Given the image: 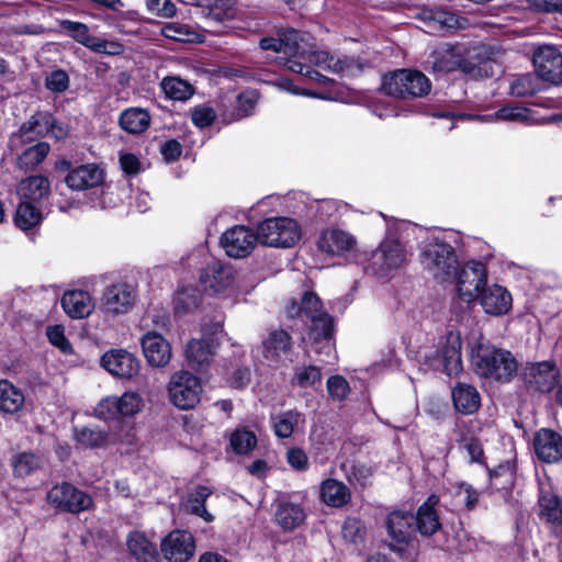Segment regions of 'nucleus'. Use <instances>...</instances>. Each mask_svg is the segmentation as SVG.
<instances>
[{"instance_id":"f257e3e1","label":"nucleus","mask_w":562,"mask_h":562,"mask_svg":"<svg viewBox=\"0 0 562 562\" xmlns=\"http://www.w3.org/2000/svg\"><path fill=\"white\" fill-rule=\"evenodd\" d=\"M395 231L427 234L419 247V260L423 268L439 281H448L456 276L458 260L454 248L439 235L427 233L423 228L405 222L396 223Z\"/></svg>"},{"instance_id":"f03ea898","label":"nucleus","mask_w":562,"mask_h":562,"mask_svg":"<svg viewBox=\"0 0 562 562\" xmlns=\"http://www.w3.org/2000/svg\"><path fill=\"white\" fill-rule=\"evenodd\" d=\"M471 362L477 375L502 383L509 382L518 370L510 351L491 345L481 335L471 345Z\"/></svg>"},{"instance_id":"7ed1b4c3","label":"nucleus","mask_w":562,"mask_h":562,"mask_svg":"<svg viewBox=\"0 0 562 562\" xmlns=\"http://www.w3.org/2000/svg\"><path fill=\"white\" fill-rule=\"evenodd\" d=\"M289 317L300 316L311 322L308 337L315 344L316 352L329 353L333 349V318L323 311L318 296L313 292H305L300 304L292 302L286 307Z\"/></svg>"},{"instance_id":"20e7f679","label":"nucleus","mask_w":562,"mask_h":562,"mask_svg":"<svg viewBox=\"0 0 562 562\" xmlns=\"http://www.w3.org/2000/svg\"><path fill=\"white\" fill-rule=\"evenodd\" d=\"M407 261V251L403 243L389 227L385 238L371 252L364 265V270L378 277H386L400 269Z\"/></svg>"},{"instance_id":"39448f33","label":"nucleus","mask_w":562,"mask_h":562,"mask_svg":"<svg viewBox=\"0 0 562 562\" xmlns=\"http://www.w3.org/2000/svg\"><path fill=\"white\" fill-rule=\"evenodd\" d=\"M429 63L435 72H451L460 70L472 78H481L487 76L488 61L475 64L464 56V47L441 46L437 48L430 56Z\"/></svg>"},{"instance_id":"423d86ee","label":"nucleus","mask_w":562,"mask_h":562,"mask_svg":"<svg viewBox=\"0 0 562 562\" xmlns=\"http://www.w3.org/2000/svg\"><path fill=\"white\" fill-rule=\"evenodd\" d=\"M68 127L58 122L50 114L38 113L31 116L21 125L19 131L12 134L10 146L18 150L22 145L33 142L36 137L49 136L55 139H64L68 135Z\"/></svg>"},{"instance_id":"0eeeda50","label":"nucleus","mask_w":562,"mask_h":562,"mask_svg":"<svg viewBox=\"0 0 562 562\" xmlns=\"http://www.w3.org/2000/svg\"><path fill=\"white\" fill-rule=\"evenodd\" d=\"M200 285L204 293L223 299L236 297L241 292L237 272L217 261L207 265L201 271Z\"/></svg>"},{"instance_id":"6e6552de","label":"nucleus","mask_w":562,"mask_h":562,"mask_svg":"<svg viewBox=\"0 0 562 562\" xmlns=\"http://www.w3.org/2000/svg\"><path fill=\"white\" fill-rule=\"evenodd\" d=\"M382 87L389 95L407 99L422 98L428 94L431 83L420 71L400 69L385 76Z\"/></svg>"},{"instance_id":"1a4fd4ad","label":"nucleus","mask_w":562,"mask_h":562,"mask_svg":"<svg viewBox=\"0 0 562 562\" xmlns=\"http://www.w3.org/2000/svg\"><path fill=\"white\" fill-rule=\"evenodd\" d=\"M462 338L459 331H449L439 342L437 350L425 356L434 371H442L449 376L458 375L462 369Z\"/></svg>"},{"instance_id":"9d476101","label":"nucleus","mask_w":562,"mask_h":562,"mask_svg":"<svg viewBox=\"0 0 562 562\" xmlns=\"http://www.w3.org/2000/svg\"><path fill=\"white\" fill-rule=\"evenodd\" d=\"M258 240L267 246L290 248L301 239L299 223L290 217H270L258 227Z\"/></svg>"},{"instance_id":"9b49d317","label":"nucleus","mask_w":562,"mask_h":562,"mask_svg":"<svg viewBox=\"0 0 562 562\" xmlns=\"http://www.w3.org/2000/svg\"><path fill=\"white\" fill-rule=\"evenodd\" d=\"M169 401L181 411L193 409L203 394L201 380L193 373L182 370L175 372L168 382Z\"/></svg>"},{"instance_id":"f8f14e48","label":"nucleus","mask_w":562,"mask_h":562,"mask_svg":"<svg viewBox=\"0 0 562 562\" xmlns=\"http://www.w3.org/2000/svg\"><path fill=\"white\" fill-rule=\"evenodd\" d=\"M278 36L282 44L280 47L281 53L291 57L286 60V66L291 71L318 81H330L325 76L313 70L311 65L303 63L305 60V49L300 43L304 42V37L296 30H283Z\"/></svg>"},{"instance_id":"ddd939ff","label":"nucleus","mask_w":562,"mask_h":562,"mask_svg":"<svg viewBox=\"0 0 562 562\" xmlns=\"http://www.w3.org/2000/svg\"><path fill=\"white\" fill-rule=\"evenodd\" d=\"M136 300V286L126 281L119 280L109 284L103 290L100 296L99 307L105 315H124L132 311Z\"/></svg>"},{"instance_id":"4468645a","label":"nucleus","mask_w":562,"mask_h":562,"mask_svg":"<svg viewBox=\"0 0 562 562\" xmlns=\"http://www.w3.org/2000/svg\"><path fill=\"white\" fill-rule=\"evenodd\" d=\"M357 237L340 227L322 229L316 239L317 250L325 257L346 259L357 250Z\"/></svg>"},{"instance_id":"2eb2a0df","label":"nucleus","mask_w":562,"mask_h":562,"mask_svg":"<svg viewBox=\"0 0 562 562\" xmlns=\"http://www.w3.org/2000/svg\"><path fill=\"white\" fill-rule=\"evenodd\" d=\"M144 407L143 397L134 391H127L121 396H106L95 406L94 413L98 418L104 420L119 419L120 417H132L138 414Z\"/></svg>"},{"instance_id":"dca6fc26","label":"nucleus","mask_w":562,"mask_h":562,"mask_svg":"<svg viewBox=\"0 0 562 562\" xmlns=\"http://www.w3.org/2000/svg\"><path fill=\"white\" fill-rule=\"evenodd\" d=\"M59 26L65 35L98 54L120 55L124 47L115 41H108L90 34L89 27L80 22L61 20Z\"/></svg>"},{"instance_id":"f3484780","label":"nucleus","mask_w":562,"mask_h":562,"mask_svg":"<svg viewBox=\"0 0 562 562\" xmlns=\"http://www.w3.org/2000/svg\"><path fill=\"white\" fill-rule=\"evenodd\" d=\"M487 271L481 261L465 262L457 274V290L459 296L465 302L476 300L485 288Z\"/></svg>"},{"instance_id":"a211bd4d","label":"nucleus","mask_w":562,"mask_h":562,"mask_svg":"<svg viewBox=\"0 0 562 562\" xmlns=\"http://www.w3.org/2000/svg\"><path fill=\"white\" fill-rule=\"evenodd\" d=\"M47 501L55 507L70 513L87 510L92 505V498L88 494L68 483L52 487Z\"/></svg>"},{"instance_id":"6ab92c4d","label":"nucleus","mask_w":562,"mask_h":562,"mask_svg":"<svg viewBox=\"0 0 562 562\" xmlns=\"http://www.w3.org/2000/svg\"><path fill=\"white\" fill-rule=\"evenodd\" d=\"M533 65L541 80L559 85L562 82V54L553 46H541L533 53Z\"/></svg>"},{"instance_id":"aec40b11","label":"nucleus","mask_w":562,"mask_h":562,"mask_svg":"<svg viewBox=\"0 0 562 562\" xmlns=\"http://www.w3.org/2000/svg\"><path fill=\"white\" fill-rule=\"evenodd\" d=\"M257 241H259L258 232L255 234L243 225L227 229L221 238L222 247L233 258H244L249 255Z\"/></svg>"},{"instance_id":"412c9836","label":"nucleus","mask_w":562,"mask_h":562,"mask_svg":"<svg viewBox=\"0 0 562 562\" xmlns=\"http://www.w3.org/2000/svg\"><path fill=\"white\" fill-rule=\"evenodd\" d=\"M101 366L113 376L132 379L139 372L140 362L124 349H111L101 358Z\"/></svg>"},{"instance_id":"4be33fe9","label":"nucleus","mask_w":562,"mask_h":562,"mask_svg":"<svg viewBox=\"0 0 562 562\" xmlns=\"http://www.w3.org/2000/svg\"><path fill=\"white\" fill-rule=\"evenodd\" d=\"M161 551L170 562H187L195 551L193 536L184 530H175L161 542Z\"/></svg>"},{"instance_id":"5701e85b","label":"nucleus","mask_w":562,"mask_h":562,"mask_svg":"<svg viewBox=\"0 0 562 562\" xmlns=\"http://www.w3.org/2000/svg\"><path fill=\"white\" fill-rule=\"evenodd\" d=\"M559 371L549 361L530 363L524 369V381L529 389L550 392L557 384Z\"/></svg>"},{"instance_id":"b1692460","label":"nucleus","mask_w":562,"mask_h":562,"mask_svg":"<svg viewBox=\"0 0 562 562\" xmlns=\"http://www.w3.org/2000/svg\"><path fill=\"white\" fill-rule=\"evenodd\" d=\"M477 299L484 312L493 316L505 315L512 310V294L499 284L485 285Z\"/></svg>"},{"instance_id":"393cba45","label":"nucleus","mask_w":562,"mask_h":562,"mask_svg":"<svg viewBox=\"0 0 562 562\" xmlns=\"http://www.w3.org/2000/svg\"><path fill=\"white\" fill-rule=\"evenodd\" d=\"M306 59L311 65H315L331 72L342 74L344 76H353L361 70L360 66L356 64L353 59L347 57L338 58L326 50L305 52V60Z\"/></svg>"},{"instance_id":"a878e982","label":"nucleus","mask_w":562,"mask_h":562,"mask_svg":"<svg viewBox=\"0 0 562 562\" xmlns=\"http://www.w3.org/2000/svg\"><path fill=\"white\" fill-rule=\"evenodd\" d=\"M143 353L151 367L162 368L171 359L169 342L158 333L148 331L142 338Z\"/></svg>"},{"instance_id":"bb28decb","label":"nucleus","mask_w":562,"mask_h":562,"mask_svg":"<svg viewBox=\"0 0 562 562\" xmlns=\"http://www.w3.org/2000/svg\"><path fill=\"white\" fill-rule=\"evenodd\" d=\"M415 524L414 515L409 512L394 510L386 518V530L394 543L390 547L392 550L401 549L397 546L406 544L413 533Z\"/></svg>"},{"instance_id":"cd10ccee","label":"nucleus","mask_w":562,"mask_h":562,"mask_svg":"<svg viewBox=\"0 0 562 562\" xmlns=\"http://www.w3.org/2000/svg\"><path fill=\"white\" fill-rule=\"evenodd\" d=\"M537 457L546 463H554L562 459V436L558 432L542 428L533 439Z\"/></svg>"},{"instance_id":"c85d7f7f","label":"nucleus","mask_w":562,"mask_h":562,"mask_svg":"<svg viewBox=\"0 0 562 562\" xmlns=\"http://www.w3.org/2000/svg\"><path fill=\"white\" fill-rule=\"evenodd\" d=\"M64 312L74 319L88 317L94 310L91 294L83 290L66 291L60 300Z\"/></svg>"},{"instance_id":"c756f323","label":"nucleus","mask_w":562,"mask_h":562,"mask_svg":"<svg viewBox=\"0 0 562 562\" xmlns=\"http://www.w3.org/2000/svg\"><path fill=\"white\" fill-rule=\"evenodd\" d=\"M103 170L94 164L82 165L69 171L65 181L72 190H87L102 184Z\"/></svg>"},{"instance_id":"7c9ffc66","label":"nucleus","mask_w":562,"mask_h":562,"mask_svg":"<svg viewBox=\"0 0 562 562\" xmlns=\"http://www.w3.org/2000/svg\"><path fill=\"white\" fill-rule=\"evenodd\" d=\"M215 348L212 338L191 339L186 348L189 366L196 371H204L213 360Z\"/></svg>"},{"instance_id":"2f4dec72","label":"nucleus","mask_w":562,"mask_h":562,"mask_svg":"<svg viewBox=\"0 0 562 562\" xmlns=\"http://www.w3.org/2000/svg\"><path fill=\"white\" fill-rule=\"evenodd\" d=\"M262 347L265 359L272 364H277L282 359L288 358L292 348V339L285 330H274L263 341Z\"/></svg>"},{"instance_id":"473e14b6","label":"nucleus","mask_w":562,"mask_h":562,"mask_svg":"<svg viewBox=\"0 0 562 562\" xmlns=\"http://www.w3.org/2000/svg\"><path fill=\"white\" fill-rule=\"evenodd\" d=\"M419 18L424 22L425 31L429 34L460 27L459 18L441 9L425 8L420 11Z\"/></svg>"},{"instance_id":"72a5a7b5","label":"nucleus","mask_w":562,"mask_h":562,"mask_svg":"<svg viewBox=\"0 0 562 562\" xmlns=\"http://www.w3.org/2000/svg\"><path fill=\"white\" fill-rule=\"evenodd\" d=\"M438 503L439 497L437 495H430L427 501L419 506L416 516H414L416 529L423 536H431L441 527L439 516L435 509Z\"/></svg>"},{"instance_id":"f704fd0d","label":"nucleus","mask_w":562,"mask_h":562,"mask_svg":"<svg viewBox=\"0 0 562 562\" xmlns=\"http://www.w3.org/2000/svg\"><path fill=\"white\" fill-rule=\"evenodd\" d=\"M49 180L44 176H31L23 179L16 189L20 202L40 203L49 193Z\"/></svg>"},{"instance_id":"c9c22d12","label":"nucleus","mask_w":562,"mask_h":562,"mask_svg":"<svg viewBox=\"0 0 562 562\" xmlns=\"http://www.w3.org/2000/svg\"><path fill=\"white\" fill-rule=\"evenodd\" d=\"M24 404L23 391L7 379L0 380V412L15 415L23 409Z\"/></svg>"},{"instance_id":"e433bc0d","label":"nucleus","mask_w":562,"mask_h":562,"mask_svg":"<svg viewBox=\"0 0 562 562\" xmlns=\"http://www.w3.org/2000/svg\"><path fill=\"white\" fill-rule=\"evenodd\" d=\"M271 423L274 435L288 439L294 431L304 427L305 416L299 411L290 409L272 416Z\"/></svg>"},{"instance_id":"4c0bfd02","label":"nucleus","mask_w":562,"mask_h":562,"mask_svg":"<svg viewBox=\"0 0 562 562\" xmlns=\"http://www.w3.org/2000/svg\"><path fill=\"white\" fill-rule=\"evenodd\" d=\"M126 544L130 553L140 562H153L158 557L157 546L144 532L132 531Z\"/></svg>"},{"instance_id":"58836bf2","label":"nucleus","mask_w":562,"mask_h":562,"mask_svg":"<svg viewBox=\"0 0 562 562\" xmlns=\"http://www.w3.org/2000/svg\"><path fill=\"white\" fill-rule=\"evenodd\" d=\"M452 402L459 413L470 415L479 409L481 396L473 385L459 383L452 390Z\"/></svg>"},{"instance_id":"ea45409f","label":"nucleus","mask_w":562,"mask_h":562,"mask_svg":"<svg viewBox=\"0 0 562 562\" xmlns=\"http://www.w3.org/2000/svg\"><path fill=\"white\" fill-rule=\"evenodd\" d=\"M540 515L555 532L562 533V499L555 494L541 490L539 497Z\"/></svg>"},{"instance_id":"a19ab883","label":"nucleus","mask_w":562,"mask_h":562,"mask_svg":"<svg viewBox=\"0 0 562 562\" xmlns=\"http://www.w3.org/2000/svg\"><path fill=\"white\" fill-rule=\"evenodd\" d=\"M276 520L284 530H294L305 520V512L301 505L291 502H282L276 512Z\"/></svg>"},{"instance_id":"79ce46f5","label":"nucleus","mask_w":562,"mask_h":562,"mask_svg":"<svg viewBox=\"0 0 562 562\" xmlns=\"http://www.w3.org/2000/svg\"><path fill=\"white\" fill-rule=\"evenodd\" d=\"M119 123L125 132L140 134L149 127L150 115L142 108H128L121 113Z\"/></svg>"},{"instance_id":"37998d69","label":"nucleus","mask_w":562,"mask_h":562,"mask_svg":"<svg viewBox=\"0 0 562 562\" xmlns=\"http://www.w3.org/2000/svg\"><path fill=\"white\" fill-rule=\"evenodd\" d=\"M321 498L328 506L341 507L350 499V492L342 482L327 479L321 485Z\"/></svg>"},{"instance_id":"c03bdc74","label":"nucleus","mask_w":562,"mask_h":562,"mask_svg":"<svg viewBox=\"0 0 562 562\" xmlns=\"http://www.w3.org/2000/svg\"><path fill=\"white\" fill-rule=\"evenodd\" d=\"M212 491L206 486H196L188 496L187 510L201 517L206 522H212L214 517L205 508V501L210 497Z\"/></svg>"},{"instance_id":"a18cd8bd","label":"nucleus","mask_w":562,"mask_h":562,"mask_svg":"<svg viewBox=\"0 0 562 562\" xmlns=\"http://www.w3.org/2000/svg\"><path fill=\"white\" fill-rule=\"evenodd\" d=\"M75 436L78 443L88 448H101L112 442L111 436L97 426L77 428Z\"/></svg>"},{"instance_id":"49530a36","label":"nucleus","mask_w":562,"mask_h":562,"mask_svg":"<svg viewBox=\"0 0 562 562\" xmlns=\"http://www.w3.org/2000/svg\"><path fill=\"white\" fill-rule=\"evenodd\" d=\"M43 221V212L36 204L20 202L15 212V225L22 231L31 229Z\"/></svg>"},{"instance_id":"de8ad7c7","label":"nucleus","mask_w":562,"mask_h":562,"mask_svg":"<svg viewBox=\"0 0 562 562\" xmlns=\"http://www.w3.org/2000/svg\"><path fill=\"white\" fill-rule=\"evenodd\" d=\"M50 147L45 142H40L18 156V166L25 171L36 168L48 155Z\"/></svg>"},{"instance_id":"09e8293b","label":"nucleus","mask_w":562,"mask_h":562,"mask_svg":"<svg viewBox=\"0 0 562 562\" xmlns=\"http://www.w3.org/2000/svg\"><path fill=\"white\" fill-rule=\"evenodd\" d=\"M201 293L192 285L181 286L175 296V310L177 313H189L200 305Z\"/></svg>"},{"instance_id":"8fccbe9b","label":"nucleus","mask_w":562,"mask_h":562,"mask_svg":"<svg viewBox=\"0 0 562 562\" xmlns=\"http://www.w3.org/2000/svg\"><path fill=\"white\" fill-rule=\"evenodd\" d=\"M161 89L172 100L184 101L193 94L192 86L178 77H166L161 81Z\"/></svg>"},{"instance_id":"3c124183","label":"nucleus","mask_w":562,"mask_h":562,"mask_svg":"<svg viewBox=\"0 0 562 562\" xmlns=\"http://www.w3.org/2000/svg\"><path fill=\"white\" fill-rule=\"evenodd\" d=\"M229 445L235 453L247 454L257 446V437L244 427L236 428L231 435Z\"/></svg>"},{"instance_id":"603ef678","label":"nucleus","mask_w":562,"mask_h":562,"mask_svg":"<svg viewBox=\"0 0 562 562\" xmlns=\"http://www.w3.org/2000/svg\"><path fill=\"white\" fill-rule=\"evenodd\" d=\"M541 89V78L532 74L522 75L510 85L512 94L520 98L533 95Z\"/></svg>"},{"instance_id":"864d4df0","label":"nucleus","mask_w":562,"mask_h":562,"mask_svg":"<svg viewBox=\"0 0 562 562\" xmlns=\"http://www.w3.org/2000/svg\"><path fill=\"white\" fill-rule=\"evenodd\" d=\"M322 383V370L316 366L300 367L295 369L292 384L300 387H315Z\"/></svg>"},{"instance_id":"5fc2aeb1","label":"nucleus","mask_w":562,"mask_h":562,"mask_svg":"<svg viewBox=\"0 0 562 562\" xmlns=\"http://www.w3.org/2000/svg\"><path fill=\"white\" fill-rule=\"evenodd\" d=\"M12 465L14 474L24 477L38 470L42 465V460L35 453L22 452L14 457Z\"/></svg>"},{"instance_id":"6e6d98bb","label":"nucleus","mask_w":562,"mask_h":562,"mask_svg":"<svg viewBox=\"0 0 562 562\" xmlns=\"http://www.w3.org/2000/svg\"><path fill=\"white\" fill-rule=\"evenodd\" d=\"M161 34L167 38L178 42L191 43L198 40V34L195 32H193L189 26L178 22L165 24L161 27Z\"/></svg>"},{"instance_id":"4d7b16f0","label":"nucleus","mask_w":562,"mask_h":562,"mask_svg":"<svg viewBox=\"0 0 562 562\" xmlns=\"http://www.w3.org/2000/svg\"><path fill=\"white\" fill-rule=\"evenodd\" d=\"M235 0H210V16L215 21L233 19L236 14Z\"/></svg>"},{"instance_id":"13d9d810","label":"nucleus","mask_w":562,"mask_h":562,"mask_svg":"<svg viewBox=\"0 0 562 562\" xmlns=\"http://www.w3.org/2000/svg\"><path fill=\"white\" fill-rule=\"evenodd\" d=\"M346 204L335 200H322L316 204V216L321 221H330L341 215Z\"/></svg>"},{"instance_id":"bf43d9fd","label":"nucleus","mask_w":562,"mask_h":562,"mask_svg":"<svg viewBox=\"0 0 562 562\" xmlns=\"http://www.w3.org/2000/svg\"><path fill=\"white\" fill-rule=\"evenodd\" d=\"M495 116L497 120L502 121L527 123L530 120V111L524 106L507 105L499 109L495 113Z\"/></svg>"},{"instance_id":"052dcab7","label":"nucleus","mask_w":562,"mask_h":562,"mask_svg":"<svg viewBox=\"0 0 562 562\" xmlns=\"http://www.w3.org/2000/svg\"><path fill=\"white\" fill-rule=\"evenodd\" d=\"M285 459L289 465L297 472L308 470L310 462L306 452L299 447H291L286 450Z\"/></svg>"},{"instance_id":"680f3d73","label":"nucleus","mask_w":562,"mask_h":562,"mask_svg":"<svg viewBox=\"0 0 562 562\" xmlns=\"http://www.w3.org/2000/svg\"><path fill=\"white\" fill-rule=\"evenodd\" d=\"M69 82V76L67 72L61 69H57L47 75L45 79V87L54 93H61L68 89Z\"/></svg>"},{"instance_id":"e2e57ef3","label":"nucleus","mask_w":562,"mask_h":562,"mask_svg":"<svg viewBox=\"0 0 562 562\" xmlns=\"http://www.w3.org/2000/svg\"><path fill=\"white\" fill-rule=\"evenodd\" d=\"M327 391L334 400L341 401L347 397L350 387L344 376L333 375L327 380Z\"/></svg>"},{"instance_id":"0e129e2a","label":"nucleus","mask_w":562,"mask_h":562,"mask_svg":"<svg viewBox=\"0 0 562 562\" xmlns=\"http://www.w3.org/2000/svg\"><path fill=\"white\" fill-rule=\"evenodd\" d=\"M47 338L52 345L57 347L64 353H71L72 348L68 339L65 337L63 326H49L46 331Z\"/></svg>"},{"instance_id":"69168bd1","label":"nucleus","mask_w":562,"mask_h":562,"mask_svg":"<svg viewBox=\"0 0 562 562\" xmlns=\"http://www.w3.org/2000/svg\"><path fill=\"white\" fill-rule=\"evenodd\" d=\"M258 93L255 90H246L237 97V110L241 116H247L252 113L258 102Z\"/></svg>"},{"instance_id":"338daca9","label":"nucleus","mask_w":562,"mask_h":562,"mask_svg":"<svg viewBox=\"0 0 562 562\" xmlns=\"http://www.w3.org/2000/svg\"><path fill=\"white\" fill-rule=\"evenodd\" d=\"M364 536L363 524L356 518H348L342 526V537L351 542L361 540Z\"/></svg>"},{"instance_id":"774afa93","label":"nucleus","mask_w":562,"mask_h":562,"mask_svg":"<svg viewBox=\"0 0 562 562\" xmlns=\"http://www.w3.org/2000/svg\"><path fill=\"white\" fill-rule=\"evenodd\" d=\"M216 117L214 110L210 106H198L191 112V119L194 125L199 127L210 126Z\"/></svg>"}]
</instances>
